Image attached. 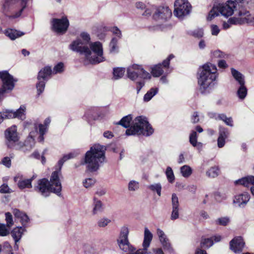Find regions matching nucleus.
<instances>
[{
    "mask_svg": "<svg viewBox=\"0 0 254 254\" xmlns=\"http://www.w3.org/2000/svg\"><path fill=\"white\" fill-rule=\"evenodd\" d=\"M75 156V154L73 153L65 155L59 161L58 164L59 168L52 173L50 181H49L46 179L39 180L37 186L36 187V190L44 197L49 196L50 192L55 193L58 196H60L62 189L60 180V178L62 177L61 168L65 161L74 158Z\"/></svg>",
    "mask_w": 254,
    "mask_h": 254,
    "instance_id": "obj_1",
    "label": "nucleus"
},
{
    "mask_svg": "<svg viewBox=\"0 0 254 254\" xmlns=\"http://www.w3.org/2000/svg\"><path fill=\"white\" fill-rule=\"evenodd\" d=\"M129 229L127 226L121 227L117 242L120 249L126 254H149L148 248L153 239V234L147 228H145L142 248L136 250L129 242Z\"/></svg>",
    "mask_w": 254,
    "mask_h": 254,
    "instance_id": "obj_2",
    "label": "nucleus"
},
{
    "mask_svg": "<svg viewBox=\"0 0 254 254\" xmlns=\"http://www.w3.org/2000/svg\"><path fill=\"white\" fill-rule=\"evenodd\" d=\"M132 120V116L128 115L123 117L118 123V125H120L125 128L129 127L126 130V133L127 135L142 134L145 136H149L153 133L154 129L145 117H137L132 121L130 125Z\"/></svg>",
    "mask_w": 254,
    "mask_h": 254,
    "instance_id": "obj_3",
    "label": "nucleus"
},
{
    "mask_svg": "<svg viewBox=\"0 0 254 254\" xmlns=\"http://www.w3.org/2000/svg\"><path fill=\"white\" fill-rule=\"evenodd\" d=\"M218 75L217 67L213 64L207 63L200 67L197 72L199 92L202 94L209 93Z\"/></svg>",
    "mask_w": 254,
    "mask_h": 254,
    "instance_id": "obj_4",
    "label": "nucleus"
},
{
    "mask_svg": "<svg viewBox=\"0 0 254 254\" xmlns=\"http://www.w3.org/2000/svg\"><path fill=\"white\" fill-rule=\"evenodd\" d=\"M105 151L104 146L95 144L86 152L82 164L86 165L87 170L94 172L100 168L105 161Z\"/></svg>",
    "mask_w": 254,
    "mask_h": 254,
    "instance_id": "obj_5",
    "label": "nucleus"
},
{
    "mask_svg": "<svg viewBox=\"0 0 254 254\" xmlns=\"http://www.w3.org/2000/svg\"><path fill=\"white\" fill-rule=\"evenodd\" d=\"M29 0H5L2 5V12L9 17H19L28 6Z\"/></svg>",
    "mask_w": 254,
    "mask_h": 254,
    "instance_id": "obj_6",
    "label": "nucleus"
},
{
    "mask_svg": "<svg viewBox=\"0 0 254 254\" xmlns=\"http://www.w3.org/2000/svg\"><path fill=\"white\" fill-rule=\"evenodd\" d=\"M90 34L86 31L80 33L78 37L73 40L69 45L70 50L78 52L81 54L89 52V46L91 42Z\"/></svg>",
    "mask_w": 254,
    "mask_h": 254,
    "instance_id": "obj_7",
    "label": "nucleus"
},
{
    "mask_svg": "<svg viewBox=\"0 0 254 254\" xmlns=\"http://www.w3.org/2000/svg\"><path fill=\"white\" fill-rule=\"evenodd\" d=\"M89 52L84 53L86 60L92 64H98L105 60L103 57V46L99 41L92 42L89 46Z\"/></svg>",
    "mask_w": 254,
    "mask_h": 254,
    "instance_id": "obj_8",
    "label": "nucleus"
},
{
    "mask_svg": "<svg viewBox=\"0 0 254 254\" xmlns=\"http://www.w3.org/2000/svg\"><path fill=\"white\" fill-rule=\"evenodd\" d=\"M127 76L130 80L135 81L138 77L143 79H149L151 74L145 71L141 65L133 64L129 66L127 70Z\"/></svg>",
    "mask_w": 254,
    "mask_h": 254,
    "instance_id": "obj_9",
    "label": "nucleus"
},
{
    "mask_svg": "<svg viewBox=\"0 0 254 254\" xmlns=\"http://www.w3.org/2000/svg\"><path fill=\"white\" fill-rule=\"evenodd\" d=\"M52 30L58 34H64L69 26V21L67 16L63 15L60 18H53L51 21Z\"/></svg>",
    "mask_w": 254,
    "mask_h": 254,
    "instance_id": "obj_10",
    "label": "nucleus"
},
{
    "mask_svg": "<svg viewBox=\"0 0 254 254\" xmlns=\"http://www.w3.org/2000/svg\"><path fill=\"white\" fill-rule=\"evenodd\" d=\"M0 78L2 81V86L0 89L3 95L12 91L14 87V83L17 81L7 71L0 72Z\"/></svg>",
    "mask_w": 254,
    "mask_h": 254,
    "instance_id": "obj_11",
    "label": "nucleus"
},
{
    "mask_svg": "<svg viewBox=\"0 0 254 254\" xmlns=\"http://www.w3.org/2000/svg\"><path fill=\"white\" fill-rule=\"evenodd\" d=\"M174 7V15L181 18L190 13L191 6L187 0H176Z\"/></svg>",
    "mask_w": 254,
    "mask_h": 254,
    "instance_id": "obj_12",
    "label": "nucleus"
},
{
    "mask_svg": "<svg viewBox=\"0 0 254 254\" xmlns=\"http://www.w3.org/2000/svg\"><path fill=\"white\" fill-rule=\"evenodd\" d=\"M254 19V17L250 15L249 12L244 9H240L237 14L229 19L232 25L252 22Z\"/></svg>",
    "mask_w": 254,
    "mask_h": 254,
    "instance_id": "obj_13",
    "label": "nucleus"
},
{
    "mask_svg": "<svg viewBox=\"0 0 254 254\" xmlns=\"http://www.w3.org/2000/svg\"><path fill=\"white\" fill-rule=\"evenodd\" d=\"M216 5L220 14L225 17L232 15L236 7V2L232 0H228L225 2L218 3Z\"/></svg>",
    "mask_w": 254,
    "mask_h": 254,
    "instance_id": "obj_14",
    "label": "nucleus"
},
{
    "mask_svg": "<svg viewBox=\"0 0 254 254\" xmlns=\"http://www.w3.org/2000/svg\"><path fill=\"white\" fill-rule=\"evenodd\" d=\"M156 235L163 248L169 254H174V249L165 232L161 229L157 228L156 229Z\"/></svg>",
    "mask_w": 254,
    "mask_h": 254,
    "instance_id": "obj_15",
    "label": "nucleus"
},
{
    "mask_svg": "<svg viewBox=\"0 0 254 254\" xmlns=\"http://www.w3.org/2000/svg\"><path fill=\"white\" fill-rule=\"evenodd\" d=\"M171 10L167 6H159L155 8L153 18L155 20H166L171 17Z\"/></svg>",
    "mask_w": 254,
    "mask_h": 254,
    "instance_id": "obj_16",
    "label": "nucleus"
},
{
    "mask_svg": "<svg viewBox=\"0 0 254 254\" xmlns=\"http://www.w3.org/2000/svg\"><path fill=\"white\" fill-rule=\"evenodd\" d=\"M251 198L250 194L247 192H243L237 194L234 196L233 203L237 207L245 208Z\"/></svg>",
    "mask_w": 254,
    "mask_h": 254,
    "instance_id": "obj_17",
    "label": "nucleus"
},
{
    "mask_svg": "<svg viewBox=\"0 0 254 254\" xmlns=\"http://www.w3.org/2000/svg\"><path fill=\"white\" fill-rule=\"evenodd\" d=\"M174 58L173 55H170L166 60H165L162 64H158L153 66L151 68V74L154 77H159L163 73L164 70L162 66L164 68L168 67L171 59Z\"/></svg>",
    "mask_w": 254,
    "mask_h": 254,
    "instance_id": "obj_18",
    "label": "nucleus"
},
{
    "mask_svg": "<svg viewBox=\"0 0 254 254\" xmlns=\"http://www.w3.org/2000/svg\"><path fill=\"white\" fill-rule=\"evenodd\" d=\"M245 243L241 237H236L230 242V249L235 253H240L244 247Z\"/></svg>",
    "mask_w": 254,
    "mask_h": 254,
    "instance_id": "obj_19",
    "label": "nucleus"
},
{
    "mask_svg": "<svg viewBox=\"0 0 254 254\" xmlns=\"http://www.w3.org/2000/svg\"><path fill=\"white\" fill-rule=\"evenodd\" d=\"M5 138L8 141L15 142L19 140V135L17 131V127L12 126L5 131Z\"/></svg>",
    "mask_w": 254,
    "mask_h": 254,
    "instance_id": "obj_20",
    "label": "nucleus"
},
{
    "mask_svg": "<svg viewBox=\"0 0 254 254\" xmlns=\"http://www.w3.org/2000/svg\"><path fill=\"white\" fill-rule=\"evenodd\" d=\"M172 210L171 215V219L175 220L179 217V202L178 196L175 193L172 195Z\"/></svg>",
    "mask_w": 254,
    "mask_h": 254,
    "instance_id": "obj_21",
    "label": "nucleus"
},
{
    "mask_svg": "<svg viewBox=\"0 0 254 254\" xmlns=\"http://www.w3.org/2000/svg\"><path fill=\"white\" fill-rule=\"evenodd\" d=\"M38 135H39V128L37 125H35L34 129L30 131L27 140L26 141V145L29 148V150L34 147L35 145V138Z\"/></svg>",
    "mask_w": 254,
    "mask_h": 254,
    "instance_id": "obj_22",
    "label": "nucleus"
},
{
    "mask_svg": "<svg viewBox=\"0 0 254 254\" xmlns=\"http://www.w3.org/2000/svg\"><path fill=\"white\" fill-rule=\"evenodd\" d=\"M14 180L20 189L32 188V179H24L22 176H17L14 177Z\"/></svg>",
    "mask_w": 254,
    "mask_h": 254,
    "instance_id": "obj_23",
    "label": "nucleus"
},
{
    "mask_svg": "<svg viewBox=\"0 0 254 254\" xmlns=\"http://www.w3.org/2000/svg\"><path fill=\"white\" fill-rule=\"evenodd\" d=\"M198 135L194 130H191L189 135V142L194 147L200 151L203 147V144L197 141Z\"/></svg>",
    "mask_w": 254,
    "mask_h": 254,
    "instance_id": "obj_24",
    "label": "nucleus"
},
{
    "mask_svg": "<svg viewBox=\"0 0 254 254\" xmlns=\"http://www.w3.org/2000/svg\"><path fill=\"white\" fill-rule=\"evenodd\" d=\"M25 231V229L22 227H17L13 229L11 232V235L13 239L15 241L14 248L16 250L18 248V246L17 243L20 240L23 232Z\"/></svg>",
    "mask_w": 254,
    "mask_h": 254,
    "instance_id": "obj_25",
    "label": "nucleus"
},
{
    "mask_svg": "<svg viewBox=\"0 0 254 254\" xmlns=\"http://www.w3.org/2000/svg\"><path fill=\"white\" fill-rule=\"evenodd\" d=\"M4 34L12 40L23 36L25 33L13 29H7L4 31Z\"/></svg>",
    "mask_w": 254,
    "mask_h": 254,
    "instance_id": "obj_26",
    "label": "nucleus"
},
{
    "mask_svg": "<svg viewBox=\"0 0 254 254\" xmlns=\"http://www.w3.org/2000/svg\"><path fill=\"white\" fill-rule=\"evenodd\" d=\"M51 122L50 118H47L44 121V124H38V127L39 128L40 136L38 138L39 142H43L44 141V135L46 133L47 127Z\"/></svg>",
    "mask_w": 254,
    "mask_h": 254,
    "instance_id": "obj_27",
    "label": "nucleus"
},
{
    "mask_svg": "<svg viewBox=\"0 0 254 254\" xmlns=\"http://www.w3.org/2000/svg\"><path fill=\"white\" fill-rule=\"evenodd\" d=\"M237 185H240L245 187H248L250 185H254V176H248L246 177L242 178L235 182Z\"/></svg>",
    "mask_w": 254,
    "mask_h": 254,
    "instance_id": "obj_28",
    "label": "nucleus"
},
{
    "mask_svg": "<svg viewBox=\"0 0 254 254\" xmlns=\"http://www.w3.org/2000/svg\"><path fill=\"white\" fill-rule=\"evenodd\" d=\"M52 73L51 67L46 66L41 69L38 75V80H46Z\"/></svg>",
    "mask_w": 254,
    "mask_h": 254,
    "instance_id": "obj_29",
    "label": "nucleus"
},
{
    "mask_svg": "<svg viewBox=\"0 0 254 254\" xmlns=\"http://www.w3.org/2000/svg\"><path fill=\"white\" fill-rule=\"evenodd\" d=\"M231 73L239 85L245 84V76L241 72L232 68H231Z\"/></svg>",
    "mask_w": 254,
    "mask_h": 254,
    "instance_id": "obj_30",
    "label": "nucleus"
},
{
    "mask_svg": "<svg viewBox=\"0 0 254 254\" xmlns=\"http://www.w3.org/2000/svg\"><path fill=\"white\" fill-rule=\"evenodd\" d=\"M13 213L15 218L19 220L22 224L24 225L28 222L29 218L25 213L20 212L16 209L13 210Z\"/></svg>",
    "mask_w": 254,
    "mask_h": 254,
    "instance_id": "obj_31",
    "label": "nucleus"
},
{
    "mask_svg": "<svg viewBox=\"0 0 254 254\" xmlns=\"http://www.w3.org/2000/svg\"><path fill=\"white\" fill-rule=\"evenodd\" d=\"M14 111L10 110H3L0 112V124L5 119L14 118Z\"/></svg>",
    "mask_w": 254,
    "mask_h": 254,
    "instance_id": "obj_32",
    "label": "nucleus"
},
{
    "mask_svg": "<svg viewBox=\"0 0 254 254\" xmlns=\"http://www.w3.org/2000/svg\"><path fill=\"white\" fill-rule=\"evenodd\" d=\"M103 210V203L102 202L96 198L94 199V203L93 209L92 210V214L95 215L99 213L102 212Z\"/></svg>",
    "mask_w": 254,
    "mask_h": 254,
    "instance_id": "obj_33",
    "label": "nucleus"
},
{
    "mask_svg": "<svg viewBox=\"0 0 254 254\" xmlns=\"http://www.w3.org/2000/svg\"><path fill=\"white\" fill-rule=\"evenodd\" d=\"M220 14V13L217 6V5H214L209 12L206 17V20L207 21H211L215 17L218 16Z\"/></svg>",
    "mask_w": 254,
    "mask_h": 254,
    "instance_id": "obj_34",
    "label": "nucleus"
},
{
    "mask_svg": "<svg viewBox=\"0 0 254 254\" xmlns=\"http://www.w3.org/2000/svg\"><path fill=\"white\" fill-rule=\"evenodd\" d=\"M248 90L245 84L240 85L237 91V95L241 100H244L247 96Z\"/></svg>",
    "mask_w": 254,
    "mask_h": 254,
    "instance_id": "obj_35",
    "label": "nucleus"
},
{
    "mask_svg": "<svg viewBox=\"0 0 254 254\" xmlns=\"http://www.w3.org/2000/svg\"><path fill=\"white\" fill-rule=\"evenodd\" d=\"M158 92V88H151L143 97L144 102L149 101Z\"/></svg>",
    "mask_w": 254,
    "mask_h": 254,
    "instance_id": "obj_36",
    "label": "nucleus"
},
{
    "mask_svg": "<svg viewBox=\"0 0 254 254\" xmlns=\"http://www.w3.org/2000/svg\"><path fill=\"white\" fill-rule=\"evenodd\" d=\"M180 171L184 177L188 178L191 175L192 170L190 166L185 165L181 167Z\"/></svg>",
    "mask_w": 254,
    "mask_h": 254,
    "instance_id": "obj_37",
    "label": "nucleus"
},
{
    "mask_svg": "<svg viewBox=\"0 0 254 254\" xmlns=\"http://www.w3.org/2000/svg\"><path fill=\"white\" fill-rule=\"evenodd\" d=\"M25 110L26 107L24 105H21L18 110L14 112V118H17L22 120H24L25 119Z\"/></svg>",
    "mask_w": 254,
    "mask_h": 254,
    "instance_id": "obj_38",
    "label": "nucleus"
},
{
    "mask_svg": "<svg viewBox=\"0 0 254 254\" xmlns=\"http://www.w3.org/2000/svg\"><path fill=\"white\" fill-rule=\"evenodd\" d=\"M118 40L117 38L114 37L112 39L109 44L110 53H116L118 52Z\"/></svg>",
    "mask_w": 254,
    "mask_h": 254,
    "instance_id": "obj_39",
    "label": "nucleus"
},
{
    "mask_svg": "<svg viewBox=\"0 0 254 254\" xmlns=\"http://www.w3.org/2000/svg\"><path fill=\"white\" fill-rule=\"evenodd\" d=\"M219 174V168L218 166L211 167L206 172V175L208 177L211 178H215Z\"/></svg>",
    "mask_w": 254,
    "mask_h": 254,
    "instance_id": "obj_40",
    "label": "nucleus"
},
{
    "mask_svg": "<svg viewBox=\"0 0 254 254\" xmlns=\"http://www.w3.org/2000/svg\"><path fill=\"white\" fill-rule=\"evenodd\" d=\"M125 72V69L122 67H116L113 69L114 78L118 79L122 78Z\"/></svg>",
    "mask_w": 254,
    "mask_h": 254,
    "instance_id": "obj_41",
    "label": "nucleus"
},
{
    "mask_svg": "<svg viewBox=\"0 0 254 254\" xmlns=\"http://www.w3.org/2000/svg\"><path fill=\"white\" fill-rule=\"evenodd\" d=\"M148 189L153 192H156L158 196L161 195L162 186L160 183H154L148 187Z\"/></svg>",
    "mask_w": 254,
    "mask_h": 254,
    "instance_id": "obj_42",
    "label": "nucleus"
},
{
    "mask_svg": "<svg viewBox=\"0 0 254 254\" xmlns=\"http://www.w3.org/2000/svg\"><path fill=\"white\" fill-rule=\"evenodd\" d=\"M165 174L166 175L168 182L170 183H174L175 181V176L173 170L170 167H168L166 169Z\"/></svg>",
    "mask_w": 254,
    "mask_h": 254,
    "instance_id": "obj_43",
    "label": "nucleus"
},
{
    "mask_svg": "<svg viewBox=\"0 0 254 254\" xmlns=\"http://www.w3.org/2000/svg\"><path fill=\"white\" fill-rule=\"evenodd\" d=\"M213 245V240L211 238L202 239L200 243L201 247L204 248H209Z\"/></svg>",
    "mask_w": 254,
    "mask_h": 254,
    "instance_id": "obj_44",
    "label": "nucleus"
},
{
    "mask_svg": "<svg viewBox=\"0 0 254 254\" xmlns=\"http://www.w3.org/2000/svg\"><path fill=\"white\" fill-rule=\"evenodd\" d=\"M229 132L227 128L220 126L219 127V137L226 139L228 137Z\"/></svg>",
    "mask_w": 254,
    "mask_h": 254,
    "instance_id": "obj_45",
    "label": "nucleus"
},
{
    "mask_svg": "<svg viewBox=\"0 0 254 254\" xmlns=\"http://www.w3.org/2000/svg\"><path fill=\"white\" fill-rule=\"evenodd\" d=\"M139 183L134 180L130 181L128 184V189L129 191H136L139 189Z\"/></svg>",
    "mask_w": 254,
    "mask_h": 254,
    "instance_id": "obj_46",
    "label": "nucleus"
},
{
    "mask_svg": "<svg viewBox=\"0 0 254 254\" xmlns=\"http://www.w3.org/2000/svg\"><path fill=\"white\" fill-rule=\"evenodd\" d=\"M230 222V219L227 217H220L217 218L215 223L216 225L226 226Z\"/></svg>",
    "mask_w": 254,
    "mask_h": 254,
    "instance_id": "obj_47",
    "label": "nucleus"
},
{
    "mask_svg": "<svg viewBox=\"0 0 254 254\" xmlns=\"http://www.w3.org/2000/svg\"><path fill=\"white\" fill-rule=\"evenodd\" d=\"M95 183V180L93 178H86L83 180L82 184L83 186L88 189L92 187Z\"/></svg>",
    "mask_w": 254,
    "mask_h": 254,
    "instance_id": "obj_48",
    "label": "nucleus"
},
{
    "mask_svg": "<svg viewBox=\"0 0 254 254\" xmlns=\"http://www.w3.org/2000/svg\"><path fill=\"white\" fill-rule=\"evenodd\" d=\"M11 247L9 244L7 242L4 243L2 245H0V253L1 252H4L5 253H9L12 254V253L11 252Z\"/></svg>",
    "mask_w": 254,
    "mask_h": 254,
    "instance_id": "obj_49",
    "label": "nucleus"
},
{
    "mask_svg": "<svg viewBox=\"0 0 254 254\" xmlns=\"http://www.w3.org/2000/svg\"><path fill=\"white\" fill-rule=\"evenodd\" d=\"M111 221L110 219L103 217L101 218L98 221V226L100 227H105L107 226L110 223H111Z\"/></svg>",
    "mask_w": 254,
    "mask_h": 254,
    "instance_id": "obj_50",
    "label": "nucleus"
},
{
    "mask_svg": "<svg viewBox=\"0 0 254 254\" xmlns=\"http://www.w3.org/2000/svg\"><path fill=\"white\" fill-rule=\"evenodd\" d=\"M64 70V65L62 63H59L56 64L53 69V73L57 74L62 72Z\"/></svg>",
    "mask_w": 254,
    "mask_h": 254,
    "instance_id": "obj_51",
    "label": "nucleus"
},
{
    "mask_svg": "<svg viewBox=\"0 0 254 254\" xmlns=\"http://www.w3.org/2000/svg\"><path fill=\"white\" fill-rule=\"evenodd\" d=\"M45 82L44 80H38V82L37 83V84L36 85V88L37 89L38 95H40L43 92L44 88H45Z\"/></svg>",
    "mask_w": 254,
    "mask_h": 254,
    "instance_id": "obj_52",
    "label": "nucleus"
},
{
    "mask_svg": "<svg viewBox=\"0 0 254 254\" xmlns=\"http://www.w3.org/2000/svg\"><path fill=\"white\" fill-rule=\"evenodd\" d=\"M210 29L211 34L213 36H217L220 32V28L216 24H211Z\"/></svg>",
    "mask_w": 254,
    "mask_h": 254,
    "instance_id": "obj_53",
    "label": "nucleus"
},
{
    "mask_svg": "<svg viewBox=\"0 0 254 254\" xmlns=\"http://www.w3.org/2000/svg\"><path fill=\"white\" fill-rule=\"evenodd\" d=\"M191 34L195 37L201 38L203 35V30L202 28H196L191 31Z\"/></svg>",
    "mask_w": 254,
    "mask_h": 254,
    "instance_id": "obj_54",
    "label": "nucleus"
},
{
    "mask_svg": "<svg viewBox=\"0 0 254 254\" xmlns=\"http://www.w3.org/2000/svg\"><path fill=\"white\" fill-rule=\"evenodd\" d=\"M156 7L154 5H151L148 7H146L145 9L144 12L142 13V15L149 17L151 15L153 11H155Z\"/></svg>",
    "mask_w": 254,
    "mask_h": 254,
    "instance_id": "obj_55",
    "label": "nucleus"
},
{
    "mask_svg": "<svg viewBox=\"0 0 254 254\" xmlns=\"http://www.w3.org/2000/svg\"><path fill=\"white\" fill-rule=\"evenodd\" d=\"M111 31L118 38H121L122 35L121 31L116 26H114L111 28Z\"/></svg>",
    "mask_w": 254,
    "mask_h": 254,
    "instance_id": "obj_56",
    "label": "nucleus"
},
{
    "mask_svg": "<svg viewBox=\"0 0 254 254\" xmlns=\"http://www.w3.org/2000/svg\"><path fill=\"white\" fill-rule=\"evenodd\" d=\"M8 230L7 229L6 226L0 223V236H5L8 234Z\"/></svg>",
    "mask_w": 254,
    "mask_h": 254,
    "instance_id": "obj_57",
    "label": "nucleus"
},
{
    "mask_svg": "<svg viewBox=\"0 0 254 254\" xmlns=\"http://www.w3.org/2000/svg\"><path fill=\"white\" fill-rule=\"evenodd\" d=\"M5 219L8 226H11L13 225V220L12 215L10 212L5 213Z\"/></svg>",
    "mask_w": 254,
    "mask_h": 254,
    "instance_id": "obj_58",
    "label": "nucleus"
},
{
    "mask_svg": "<svg viewBox=\"0 0 254 254\" xmlns=\"http://www.w3.org/2000/svg\"><path fill=\"white\" fill-rule=\"evenodd\" d=\"M1 163L6 167L9 168L11 166V159L8 157H5L2 159Z\"/></svg>",
    "mask_w": 254,
    "mask_h": 254,
    "instance_id": "obj_59",
    "label": "nucleus"
},
{
    "mask_svg": "<svg viewBox=\"0 0 254 254\" xmlns=\"http://www.w3.org/2000/svg\"><path fill=\"white\" fill-rule=\"evenodd\" d=\"M11 192V190L6 184H3L0 187V192L1 193H10Z\"/></svg>",
    "mask_w": 254,
    "mask_h": 254,
    "instance_id": "obj_60",
    "label": "nucleus"
},
{
    "mask_svg": "<svg viewBox=\"0 0 254 254\" xmlns=\"http://www.w3.org/2000/svg\"><path fill=\"white\" fill-rule=\"evenodd\" d=\"M225 138L218 136L217 139V145L219 148L223 147L225 144Z\"/></svg>",
    "mask_w": 254,
    "mask_h": 254,
    "instance_id": "obj_61",
    "label": "nucleus"
},
{
    "mask_svg": "<svg viewBox=\"0 0 254 254\" xmlns=\"http://www.w3.org/2000/svg\"><path fill=\"white\" fill-rule=\"evenodd\" d=\"M135 7L138 9L144 10L146 8V5L143 2L138 1L135 3Z\"/></svg>",
    "mask_w": 254,
    "mask_h": 254,
    "instance_id": "obj_62",
    "label": "nucleus"
},
{
    "mask_svg": "<svg viewBox=\"0 0 254 254\" xmlns=\"http://www.w3.org/2000/svg\"><path fill=\"white\" fill-rule=\"evenodd\" d=\"M199 116L197 112H194L191 116V121L192 123H197L199 122Z\"/></svg>",
    "mask_w": 254,
    "mask_h": 254,
    "instance_id": "obj_63",
    "label": "nucleus"
},
{
    "mask_svg": "<svg viewBox=\"0 0 254 254\" xmlns=\"http://www.w3.org/2000/svg\"><path fill=\"white\" fill-rule=\"evenodd\" d=\"M152 254H165L162 248H155L152 249Z\"/></svg>",
    "mask_w": 254,
    "mask_h": 254,
    "instance_id": "obj_64",
    "label": "nucleus"
}]
</instances>
